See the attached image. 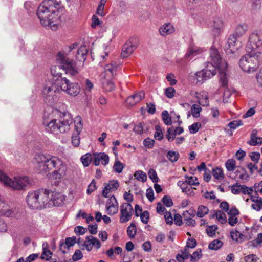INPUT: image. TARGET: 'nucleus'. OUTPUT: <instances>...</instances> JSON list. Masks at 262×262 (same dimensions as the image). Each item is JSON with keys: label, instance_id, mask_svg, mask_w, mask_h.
<instances>
[{"label": "nucleus", "instance_id": "1", "mask_svg": "<svg viewBox=\"0 0 262 262\" xmlns=\"http://www.w3.org/2000/svg\"><path fill=\"white\" fill-rule=\"evenodd\" d=\"M64 8L61 1L45 0L38 6L37 15L41 24L56 30L61 24L60 10Z\"/></svg>", "mask_w": 262, "mask_h": 262}, {"label": "nucleus", "instance_id": "2", "mask_svg": "<svg viewBox=\"0 0 262 262\" xmlns=\"http://www.w3.org/2000/svg\"><path fill=\"white\" fill-rule=\"evenodd\" d=\"M35 160L40 164V167L44 172H48L53 169V179L60 181L67 179L69 170L67 165L59 158L49 154H39L35 156Z\"/></svg>", "mask_w": 262, "mask_h": 262}, {"label": "nucleus", "instance_id": "3", "mask_svg": "<svg viewBox=\"0 0 262 262\" xmlns=\"http://www.w3.org/2000/svg\"><path fill=\"white\" fill-rule=\"evenodd\" d=\"M88 49L85 46L80 47L77 51L76 60L70 59L62 52H59L56 56L57 62L60 64L66 74L76 76L79 73L80 68L84 65Z\"/></svg>", "mask_w": 262, "mask_h": 262}, {"label": "nucleus", "instance_id": "4", "mask_svg": "<svg viewBox=\"0 0 262 262\" xmlns=\"http://www.w3.org/2000/svg\"><path fill=\"white\" fill-rule=\"evenodd\" d=\"M26 200L28 206L32 209L46 208L49 203V190L40 189L30 192Z\"/></svg>", "mask_w": 262, "mask_h": 262}, {"label": "nucleus", "instance_id": "5", "mask_svg": "<svg viewBox=\"0 0 262 262\" xmlns=\"http://www.w3.org/2000/svg\"><path fill=\"white\" fill-rule=\"evenodd\" d=\"M117 66L113 63L106 64L102 74V84L106 92H111L115 88L114 79L116 75Z\"/></svg>", "mask_w": 262, "mask_h": 262}, {"label": "nucleus", "instance_id": "6", "mask_svg": "<svg viewBox=\"0 0 262 262\" xmlns=\"http://www.w3.org/2000/svg\"><path fill=\"white\" fill-rule=\"evenodd\" d=\"M0 182L5 186L16 190L23 189L29 183V179L26 176L16 177L14 178V180H13L1 170H0Z\"/></svg>", "mask_w": 262, "mask_h": 262}, {"label": "nucleus", "instance_id": "7", "mask_svg": "<svg viewBox=\"0 0 262 262\" xmlns=\"http://www.w3.org/2000/svg\"><path fill=\"white\" fill-rule=\"evenodd\" d=\"M72 123V119L58 120L52 119L48 123L47 130L55 135L64 133L70 129V125Z\"/></svg>", "mask_w": 262, "mask_h": 262}, {"label": "nucleus", "instance_id": "8", "mask_svg": "<svg viewBox=\"0 0 262 262\" xmlns=\"http://www.w3.org/2000/svg\"><path fill=\"white\" fill-rule=\"evenodd\" d=\"M257 54L249 53L243 56L239 60V66L245 72H254L258 67Z\"/></svg>", "mask_w": 262, "mask_h": 262}, {"label": "nucleus", "instance_id": "9", "mask_svg": "<svg viewBox=\"0 0 262 262\" xmlns=\"http://www.w3.org/2000/svg\"><path fill=\"white\" fill-rule=\"evenodd\" d=\"M56 84L59 86L60 90L71 96H76L80 92V87L78 83L70 82L66 78L57 79Z\"/></svg>", "mask_w": 262, "mask_h": 262}, {"label": "nucleus", "instance_id": "10", "mask_svg": "<svg viewBox=\"0 0 262 262\" xmlns=\"http://www.w3.org/2000/svg\"><path fill=\"white\" fill-rule=\"evenodd\" d=\"M262 50V34L260 32L251 33L246 46L247 52L260 54Z\"/></svg>", "mask_w": 262, "mask_h": 262}, {"label": "nucleus", "instance_id": "11", "mask_svg": "<svg viewBox=\"0 0 262 262\" xmlns=\"http://www.w3.org/2000/svg\"><path fill=\"white\" fill-rule=\"evenodd\" d=\"M210 57L212 63H208L207 65H209V67L212 69V67H214L216 71L217 69L219 68H223V70L227 68V62L222 60L218 50L213 47H212L210 49Z\"/></svg>", "mask_w": 262, "mask_h": 262}, {"label": "nucleus", "instance_id": "12", "mask_svg": "<svg viewBox=\"0 0 262 262\" xmlns=\"http://www.w3.org/2000/svg\"><path fill=\"white\" fill-rule=\"evenodd\" d=\"M74 130L72 136V143L75 146L78 147L80 144L79 135L83 128L82 119L79 116H76L74 121Z\"/></svg>", "mask_w": 262, "mask_h": 262}, {"label": "nucleus", "instance_id": "13", "mask_svg": "<svg viewBox=\"0 0 262 262\" xmlns=\"http://www.w3.org/2000/svg\"><path fill=\"white\" fill-rule=\"evenodd\" d=\"M216 73L215 68L212 67V69L209 65L206 66V69L198 72L195 74V79L196 83H202L203 82L214 76Z\"/></svg>", "mask_w": 262, "mask_h": 262}, {"label": "nucleus", "instance_id": "14", "mask_svg": "<svg viewBox=\"0 0 262 262\" xmlns=\"http://www.w3.org/2000/svg\"><path fill=\"white\" fill-rule=\"evenodd\" d=\"M134 214V210L130 203H124L120 206V222L126 223L129 221Z\"/></svg>", "mask_w": 262, "mask_h": 262}, {"label": "nucleus", "instance_id": "15", "mask_svg": "<svg viewBox=\"0 0 262 262\" xmlns=\"http://www.w3.org/2000/svg\"><path fill=\"white\" fill-rule=\"evenodd\" d=\"M120 187L118 181L111 180L104 184V187L102 191V195L106 198L112 196V194L116 191Z\"/></svg>", "mask_w": 262, "mask_h": 262}, {"label": "nucleus", "instance_id": "16", "mask_svg": "<svg viewBox=\"0 0 262 262\" xmlns=\"http://www.w3.org/2000/svg\"><path fill=\"white\" fill-rule=\"evenodd\" d=\"M248 26L246 24L239 25H238L235 31V33L233 36H230L228 39V43L230 48L234 47L235 46L236 42V38L235 37H240L243 35L246 31L248 30ZM231 49V50H233Z\"/></svg>", "mask_w": 262, "mask_h": 262}, {"label": "nucleus", "instance_id": "17", "mask_svg": "<svg viewBox=\"0 0 262 262\" xmlns=\"http://www.w3.org/2000/svg\"><path fill=\"white\" fill-rule=\"evenodd\" d=\"M60 90L59 86L56 84V81L55 83L51 84V86L46 87L43 90V97L49 102L54 100V97L56 96V93Z\"/></svg>", "mask_w": 262, "mask_h": 262}, {"label": "nucleus", "instance_id": "18", "mask_svg": "<svg viewBox=\"0 0 262 262\" xmlns=\"http://www.w3.org/2000/svg\"><path fill=\"white\" fill-rule=\"evenodd\" d=\"M83 246L88 251L90 252L93 248L96 250L99 249L101 246V244L97 238L91 235L85 237Z\"/></svg>", "mask_w": 262, "mask_h": 262}, {"label": "nucleus", "instance_id": "19", "mask_svg": "<svg viewBox=\"0 0 262 262\" xmlns=\"http://www.w3.org/2000/svg\"><path fill=\"white\" fill-rule=\"evenodd\" d=\"M118 203L116 198L112 195L107 200L106 203V211L110 215H113L117 213L118 211Z\"/></svg>", "mask_w": 262, "mask_h": 262}, {"label": "nucleus", "instance_id": "20", "mask_svg": "<svg viewBox=\"0 0 262 262\" xmlns=\"http://www.w3.org/2000/svg\"><path fill=\"white\" fill-rule=\"evenodd\" d=\"M239 211L235 206L230 207L227 213V221L230 226H234L239 223Z\"/></svg>", "mask_w": 262, "mask_h": 262}, {"label": "nucleus", "instance_id": "21", "mask_svg": "<svg viewBox=\"0 0 262 262\" xmlns=\"http://www.w3.org/2000/svg\"><path fill=\"white\" fill-rule=\"evenodd\" d=\"M138 41L136 39H135L134 42L130 40L126 42L121 52V56L123 58L128 57L136 49Z\"/></svg>", "mask_w": 262, "mask_h": 262}, {"label": "nucleus", "instance_id": "22", "mask_svg": "<svg viewBox=\"0 0 262 262\" xmlns=\"http://www.w3.org/2000/svg\"><path fill=\"white\" fill-rule=\"evenodd\" d=\"M66 196L60 192L49 191V202H52L55 206L62 205L66 200Z\"/></svg>", "mask_w": 262, "mask_h": 262}, {"label": "nucleus", "instance_id": "23", "mask_svg": "<svg viewBox=\"0 0 262 262\" xmlns=\"http://www.w3.org/2000/svg\"><path fill=\"white\" fill-rule=\"evenodd\" d=\"M76 243V237H67L64 242H60L59 249L63 253H67L69 251V249L73 247Z\"/></svg>", "mask_w": 262, "mask_h": 262}, {"label": "nucleus", "instance_id": "24", "mask_svg": "<svg viewBox=\"0 0 262 262\" xmlns=\"http://www.w3.org/2000/svg\"><path fill=\"white\" fill-rule=\"evenodd\" d=\"M230 177L235 180L236 181H246L248 179V176L246 173V170L244 168L237 167L235 170L233 174L230 173Z\"/></svg>", "mask_w": 262, "mask_h": 262}, {"label": "nucleus", "instance_id": "25", "mask_svg": "<svg viewBox=\"0 0 262 262\" xmlns=\"http://www.w3.org/2000/svg\"><path fill=\"white\" fill-rule=\"evenodd\" d=\"M108 162L109 157L105 153H95L93 155V163L95 166H98L100 163L105 165Z\"/></svg>", "mask_w": 262, "mask_h": 262}, {"label": "nucleus", "instance_id": "26", "mask_svg": "<svg viewBox=\"0 0 262 262\" xmlns=\"http://www.w3.org/2000/svg\"><path fill=\"white\" fill-rule=\"evenodd\" d=\"M145 97V93L143 91L135 93L134 95L127 97L126 102L130 106H134L139 103Z\"/></svg>", "mask_w": 262, "mask_h": 262}, {"label": "nucleus", "instance_id": "27", "mask_svg": "<svg viewBox=\"0 0 262 262\" xmlns=\"http://www.w3.org/2000/svg\"><path fill=\"white\" fill-rule=\"evenodd\" d=\"M177 185L181 189L182 192L184 193L187 195L193 196L194 194V190L196 188L193 187L192 186L183 182V181H179Z\"/></svg>", "mask_w": 262, "mask_h": 262}, {"label": "nucleus", "instance_id": "28", "mask_svg": "<svg viewBox=\"0 0 262 262\" xmlns=\"http://www.w3.org/2000/svg\"><path fill=\"white\" fill-rule=\"evenodd\" d=\"M258 131L257 129H253L250 134V140L248 143L251 146H256L262 144V138L257 136Z\"/></svg>", "mask_w": 262, "mask_h": 262}, {"label": "nucleus", "instance_id": "29", "mask_svg": "<svg viewBox=\"0 0 262 262\" xmlns=\"http://www.w3.org/2000/svg\"><path fill=\"white\" fill-rule=\"evenodd\" d=\"M174 27L170 23L165 24L161 26L159 29L160 33L162 36H166L171 34L174 32Z\"/></svg>", "mask_w": 262, "mask_h": 262}, {"label": "nucleus", "instance_id": "30", "mask_svg": "<svg viewBox=\"0 0 262 262\" xmlns=\"http://www.w3.org/2000/svg\"><path fill=\"white\" fill-rule=\"evenodd\" d=\"M227 69L223 70V68L217 69L219 72V81L221 86L222 87L227 88L228 85V79L226 76Z\"/></svg>", "mask_w": 262, "mask_h": 262}, {"label": "nucleus", "instance_id": "31", "mask_svg": "<svg viewBox=\"0 0 262 262\" xmlns=\"http://www.w3.org/2000/svg\"><path fill=\"white\" fill-rule=\"evenodd\" d=\"M197 98L198 102L203 106H207L209 104V99L208 94L205 91H202L197 93Z\"/></svg>", "mask_w": 262, "mask_h": 262}, {"label": "nucleus", "instance_id": "32", "mask_svg": "<svg viewBox=\"0 0 262 262\" xmlns=\"http://www.w3.org/2000/svg\"><path fill=\"white\" fill-rule=\"evenodd\" d=\"M202 48L196 47L194 45H192L189 47L188 51L186 54L187 57H189L191 56H194L201 54L203 52Z\"/></svg>", "mask_w": 262, "mask_h": 262}, {"label": "nucleus", "instance_id": "33", "mask_svg": "<svg viewBox=\"0 0 262 262\" xmlns=\"http://www.w3.org/2000/svg\"><path fill=\"white\" fill-rule=\"evenodd\" d=\"M107 1V0H100L97 8L96 13L101 17L104 16L107 13V11L104 9Z\"/></svg>", "mask_w": 262, "mask_h": 262}, {"label": "nucleus", "instance_id": "34", "mask_svg": "<svg viewBox=\"0 0 262 262\" xmlns=\"http://www.w3.org/2000/svg\"><path fill=\"white\" fill-rule=\"evenodd\" d=\"M212 174L213 178L218 180H222L225 177L223 169L217 167L212 169Z\"/></svg>", "mask_w": 262, "mask_h": 262}, {"label": "nucleus", "instance_id": "35", "mask_svg": "<svg viewBox=\"0 0 262 262\" xmlns=\"http://www.w3.org/2000/svg\"><path fill=\"white\" fill-rule=\"evenodd\" d=\"M185 181H183V182H184L185 183H186L187 184L190 185L192 186H199L200 184L198 179L195 176H189L186 175L185 176Z\"/></svg>", "mask_w": 262, "mask_h": 262}, {"label": "nucleus", "instance_id": "36", "mask_svg": "<svg viewBox=\"0 0 262 262\" xmlns=\"http://www.w3.org/2000/svg\"><path fill=\"white\" fill-rule=\"evenodd\" d=\"M52 256V252L48 249V244L46 243L43 244V252L41 255V258L42 259H45L49 260Z\"/></svg>", "mask_w": 262, "mask_h": 262}, {"label": "nucleus", "instance_id": "37", "mask_svg": "<svg viewBox=\"0 0 262 262\" xmlns=\"http://www.w3.org/2000/svg\"><path fill=\"white\" fill-rule=\"evenodd\" d=\"M225 167L228 171H234L237 167L236 166V162L233 159H230L227 160L225 163Z\"/></svg>", "mask_w": 262, "mask_h": 262}, {"label": "nucleus", "instance_id": "38", "mask_svg": "<svg viewBox=\"0 0 262 262\" xmlns=\"http://www.w3.org/2000/svg\"><path fill=\"white\" fill-rule=\"evenodd\" d=\"M215 216L217 222L221 224H225L227 222L226 215L221 210H217L215 213Z\"/></svg>", "mask_w": 262, "mask_h": 262}, {"label": "nucleus", "instance_id": "39", "mask_svg": "<svg viewBox=\"0 0 262 262\" xmlns=\"http://www.w3.org/2000/svg\"><path fill=\"white\" fill-rule=\"evenodd\" d=\"M190 256V252L187 249H185L179 253L176 256V259L179 262H183L185 259H188Z\"/></svg>", "mask_w": 262, "mask_h": 262}, {"label": "nucleus", "instance_id": "40", "mask_svg": "<svg viewBox=\"0 0 262 262\" xmlns=\"http://www.w3.org/2000/svg\"><path fill=\"white\" fill-rule=\"evenodd\" d=\"M208 212V208L206 206L201 205L197 208L196 215L199 217H203L207 215Z\"/></svg>", "mask_w": 262, "mask_h": 262}, {"label": "nucleus", "instance_id": "41", "mask_svg": "<svg viewBox=\"0 0 262 262\" xmlns=\"http://www.w3.org/2000/svg\"><path fill=\"white\" fill-rule=\"evenodd\" d=\"M81 161L84 167H88L90 165L91 162L93 161V155L87 153L81 157Z\"/></svg>", "mask_w": 262, "mask_h": 262}, {"label": "nucleus", "instance_id": "42", "mask_svg": "<svg viewBox=\"0 0 262 262\" xmlns=\"http://www.w3.org/2000/svg\"><path fill=\"white\" fill-rule=\"evenodd\" d=\"M223 242L219 239H214L210 243L208 247L210 249L217 250L223 246Z\"/></svg>", "mask_w": 262, "mask_h": 262}, {"label": "nucleus", "instance_id": "43", "mask_svg": "<svg viewBox=\"0 0 262 262\" xmlns=\"http://www.w3.org/2000/svg\"><path fill=\"white\" fill-rule=\"evenodd\" d=\"M136 233L137 228L136 225L133 223L130 224L127 229V234L128 236L130 239H133L135 237Z\"/></svg>", "mask_w": 262, "mask_h": 262}, {"label": "nucleus", "instance_id": "44", "mask_svg": "<svg viewBox=\"0 0 262 262\" xmlns=\"http://www.w3.org/2000/svg\"><path fill=\"white\" fill-rule=\"evenodd\" d=\"M155 132L154 134V138L156 140L161 141L164 138V135L162 132L161 127L159 125L155 126Z\"/></svg>", "mask_w": 262, "mask_h": 262}, {"label": "nucleus", "instance_id": "45", "mask_svg": "<svg viewBox=\"0 0 262 262\" xmlns=\"http://www.w3.org/2000/svg\"><path fill=\"white\" fill-rule=\"evenodd\" d=\"M231 238L236 242L242 241L243 238V234L236 230H232L230 232Z\"/></svg>", "mask_w": 262, "mask_h": 262}, {"label": "nucleus", "instance_id": "46", "mask_svg": "<svg viewBox=\"0 0 262 262\" xmlns=\"http://www.w3.org/2000/svg\"><path fill=\"white\" fill-rule=\"evenodd\" d=\"M218 227L215 225L209 226L206 227V232L209 236L213 237L215 235V233Z\"/></svg>", "mask_w": 262, "mask_h": 262}, {"label": "nucleus", "instance_id": "47", "mask_svg": "<svg viewBox=\"0 0 262 262\" xmlns=\"http://www.w3.org/2000/svg\"><path fill=\"white\" fill-rule=\"evenodd\" d=\"M167 158L172 162L177 161L179 158V154L177 151H169L167 155Z\"/></svg>", "mask_w": 262, "mask_h": 262}, {"label": "nucleus", "instance_id": "48", "mask_svg": "<svg viewBox=\"0 0 262 262\" xmlns=\"http://www.w3.org/2000/svg\"><path fill=\"white\" fill-rule=\"evenodd\" d=\"M134 177L137 180L142 182H145L147 180L146 174L141 170L136 171L134 173Z\"/></svg>", "mask_w": 262, "mask_h": 262}, {"label": "nucleus", "instance_id": "49", "mask_svg": "<svg viewBox=\"0 0 262 262\" xmlns=\"http://www.w3.org/2000/svg\"><path fill=\"white\" fill-rule=\"evenodd\" d=\"M196 214V211L194 208H191L188 210L184 211L183 216L184 219L194 217Z\"/></svg>", "mask_w": 262, "mask_h": 262}, {"label": "nucleus", "instance_id": "50", "mask_svg": "<svg viewBox=\"0 0 262 262\" xmlns=\"http://www.w3.org/2000/svg\"><path fill=\"white\" fill-rule=\"evenodd\" d=\"M201 107L198 104H193L191 107V113L194 117L197 118L200 116Z\"/></svg>", "mask_w": 262, "mask_h": 262}, {"label": "nucleus", "instance_id": "51", "mask_svg": "<svg viewBox=\"0 0 262 262\" xmlns=\"http://www.w3.org/2000/svg\"><path fill=\"white\" fill-rule=\"evenodd\" d=\"M97 188L96 182L95 180H93L91 183L88 185L87 188V193L90 194L95 191Z\"/></svg>", "mask_w": 262, "mask_h": 262}, {"label": "nucleus", "instance_id": "52", "mask_svg": "<svg viewBox=\"0 0 262 262\" xmlns=\"http://www.w3.org/2000/svg\"><path fill=\"white\" fill-rule=\"evenodd\" d=\"M201 127V124L200 123H194L189 126V130L191 134H195L199 130Z\"/></svg>", "mask_w": 262, "mask_h": 262}, {"label": "nucleus", "instance_id": "53", "mask_svg": "<svg viewBox=\"0 0 262 262\" xmlns=\"http://www.w3.org/2000/svg\"><path fill=\"white\" fill-rule=\"evenodd\" d=\"M251 207L257 211H259L262 209V199L256 200L255 202L251 204Z\"/></svg>", "mask_w": 262, "mask_h": 262}, {"label": "nucleus", "instance_id": "54", "mask_svg": "<svg viewBox=\"0 0 262 262\" xmlns=\"http://www.w3.org/2000/svg\"><path fill=\"white\" fill-rule=\"evenodd\" d=\"M176 93L174 89L172 87H168L165 90L164 94L168 98H172Z\"/></svg>", "mask_w": 262, "mask_h": 262}, {"label": "nucleus", "instance_id": "55", "mask_svg": "<svg viewBox=\"0 0 262 262\" xmlns=\"http://www.w3.org/2000/svg\"><path fill=\"white\" fill-rule=\"evenodd\" d=\"M143 145L146 148L148 149L152 148L155 144V140L149 138H147L143 141Z\"/></svg>", "mask_w": 262, "mask_h": 262}, {"label": "nucleus", "instance_id": "56", "mask_svg": "<svg viewBox=\"0 0 262 262\" xmlns=\"http://www.w3.org/2000/svg\"><path fill=\"white\" fill-rule=\"evenodd\" d=\"M124 168V166L122 163L119 161H116L114 166V170L117 173H121Z\"/></svg>", "mask_w": 262, "mask_h": 262}, {"label": "nucleus", "instance_id": "57", "mask_svg": "<svg viewBox=\"0 0 262 262\" xmlns=\"http://www.w3.org/2000/svg\"><path fill=\"white\" fill-rule=\"evenodd\" d=\"M149 178L154 183H157L159 181V178L157 176V172L154 169H150L148 171Z\"/></svg>", "mask_w": 262, "mask_h": 262}, {"label": "nucleus", "instance_id": "58", "mask_svg": "<svg viewBox=\"0 0 262 262\" xmlns=\"http://www.w3.org/2000/svg\"><path fill=\"white\" fill-rule=\"evenodd\" d=\"M202 251L200 249H197L193 254L190 255V260L195 262L197 260L200 259L202 256Z\"/></svg>", "mask_w": 262, "mask_h": 262}, {"label": "nucleus", "instance_id": "59", "mask_svg": "<svg viewBox=\"0 0 262 262\" xmlns=\"http://www.w3.org/2000/svg\"><path fill=\"white\" fill-rule=\"evenodd\" d=\"M242 188L243 186L236 184L231 186V191L232 193L237 194L242 192Z\"/></svg>", "mask_w": 262, "mask_h": 262}, {"label": "nucleus", "instance_id": "60", "mask_svg": "<svg viewBox=\"0 0 262 262\" xmlns=\"http://www.w3.org/2000/svg\"><path fill=\"white\" fill-rule=\"evenodd\" d=\"M141 220L143 224H146L149 220V213L147 211H143L140 215Z\"/></svg>", "mask_w": 262, "mask_h": 262}, {"label": "nucleus", "instance_id": "61", "mask_svg": "<svg viewBox=\"0 0 262 262\" xmlns=\"http://www.w3.org/2000/svg\"><path fill=\"white\" fill-rule=\"evenodd\" d=\"M162 203L168 207L173 205V202L171 198L169 196L165 195L162 199Z\"/></svg>", "mask_w": 262, "mask_h": 262}, {"label": "nucleus", "instance_id": "62", "mask_svg": "<svg viewBox=\"0 0 262 262\" xmlns=\"http://www.w3.org/2000/svg\"><path fill=\"white\" fill-rule=\"evenodd\" d=\"M175 133L173 130V127H169L167 129V133L166 135V137L169 141H172L175 138Z\"/></svg>", "mask_w": 262, "mask_h": 262}, {"label": "nucleus", "instance_id": "63", "mask_svg": "<svg viewBox=\"0 0 262 262\" xmlns=\"http://www.w3.org/2000/svg\"><path fill=\"white\" fill-rule=\"evenodd\" d=\"M134 132L137 134L141 135L143 133V126L142 123H139L136 124L133 128Z\"/></svg>", "mask_w": 262, "mask_h": 262}, {"label": "nucleus", "instance_id": "64", "mask_svg": "<svg viewBox=\"0 0 262 262\" xmlns=\"http://www.w3.org/2000/svg\"><path fill=\"white\" fill-rule=\"evenodd\" d=\"M245 262H256L258 260L257 256L255 254H249L244 257Z\"/></svg>", "mask_w": 262, "mask_h": 262}]
</instances>
